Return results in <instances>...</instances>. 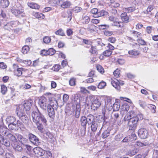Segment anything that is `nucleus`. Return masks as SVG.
Wrapping results in <instances>:
<instances>
[{"label": "nucleus", "instance_id": "nucleus-41", "mask_svg": "<svg viewBox=\"0 0 158 158\" xmlns=\"http://www.w3.org/2000/svg\"><path fill=\"white\" fill-rule=\"evenodd\" d=\"M106 82L103 81H101L98 84V88L100 89H103L106 85Z\"/></svg>", "mask_w": 158, "mask_h": 158}, {"label": "nucleus", "instance_id": "nucleus-27", "mask_svg": "<svg viewBox=\"0 0 158 158\" xmlns=\"http://www.w3.org/2000/svg\"><path fill=\"white\" fill-rule=\"evenodd\" d=\"M91 124H92V125H91V127L92 130L93 131H96L98 126L99 125L100 123L95 121L93 123H92Z\"/></svg>", "mask_w": 158, "mask_h": 158}, {"label": "nucleus", "instance_id": "nucleus-46", "mask_svg": "<svg viewBox=\"0 0 158 158\" xmlns=\"http://www.w3.org/2000/svg\"><path fill=\"white\" fill-rule=\"evenodd\" d=\"M1 92L3 94H5L7 92V88L4 85H1Z\"/></svg>", "mask_w": 158, "mask_h": 158}, {"label": "nucleus", "instance_id": "nucleus-30", "mask_svg": "<svg viewBox=\"0 0 158 158\" xmlns=\"http://www.w3.org/2000/svg\"><path fill=\"white\" fill-rule=\"evenodd\" d=\"M80 121L81 126L84 127H85L86 124L87 123L86 118L84 116H83L81 117Z\"/></svg>", "mask_w": 158, "mask_h": 158}, {"label": "nucleus", "instance_id": "nucleus-59", "mask_svg": "<svg viewBox=\"0 0 158 158\" xmlns=\"http://www.w3.org/2000/svg\"><path fill=\"white\" fill-rule=\"evenodd\" d=\"M152 26H148L146 28V32L148 34H150L152 33Z\"/></svg>", "mask_w": 158, "mask_h": 158}, {"label": "nucleus", "instance_id": "nucleus-12", "mask_svg": "<svg viewBox=\"0 0 158 158\" xmlns=\"http://www.w3.org/2000/svg\"><path fill=\"white\" fill-rule=\"evenodd\" d=\"M101 105V103L98 99H95L93 102L91 107L94 110H97Z\"/></svg>", "mask_w": 158, "mask_h": 158}, {"label": "nucleus", "instance_id": "nucleus-29", "mask_svg": "<svg viewBox=\"0 0 158 158\" xmlns=\"http://www.w3.org/2000/svg\"><path fill=\"white\" fill-rule=\"evenodd\" d=\"M16 120L15 117L11 116H8L6 118V121L9 124L14 123Z\"/></svg>", "mask_w": 158, "mask_h": 158}, {"label": "nucleus", "instance_id": "nucleus-7", "mask_svg": "<svg viewBox=\"0 0 158 158\" xmlns=\"http://www.w3.org/2000/svg\"><path fill=\"white\" fill-rule=\"evenodd\" d=\"M111 83L113 86L117 90H120V85H123L124 84L123 81L120 80L118 81L116 79L112 80Z\"/></svg>", "mask_w": 158, "mask_h": 158}, {"label": "nucleus", "instance_id": "nucleus-3", "mask_svg": "<svg viewBox=\"0 0 158 158\" xmlns=\"http://www.w3.org/2000/svg\"><path fill=\"white\" fill-rule=\"evenodd\" d=\"M143 118V115L141 114H137L135 117L131 119L129 121L127 125L129 130L133 131L135 130L136 128L138 122L139 120Z\"/></svg>", "mask_w": 158, "mask_h": 158}, {"label": "nucleus", "instance_id": "nucleus-26", "mask_svg": "<svg viewBox=\"0 0 158 158\" xmlns=\"http://www.w3.org/2000/svg\"><path fill=\"white\" fill-rule=\"evenodd\" d=\"M25 71V70L23 68H18L16 70H15V75L17 76H20L22 74V71Z\"/></svg>", "mask_w": 158, "mask_h": 158}, {"label": "nucleus", "instance_id": "nucleus-33", "mask_svg": "<svg viewBox=\"0 0 158 158\" xmlns=\"http://www.w3.org/2000/svg\"><path fill=\"white\" fill-rule=\"evenodd\" d=\"M32 15L35 17L37 18L44 19L45 17V16L43 14L36 12H33L32 13Z\"/></svg>", "mask_w": 158, "mask_h": 158}, {"label": "nucleus", "instance_id": "nucleus-14", "mask_svg": "<svg viewBox=\"0 0 158 158\" xmlns=\"http://www.w3.org/2000/svg\"><path fill=\"white\" fill-rule=\"evenodd\" d=\"M137 115L135 114L133 111H131L127 114L124 118V120L125 121H129L131 119L133 118L136 116Z\"/></svg>", "mask_w": 158, "mask_h": 158}, {"label": "nucleus", "instance_id": "nucleus-64", "mask_svg": "<svg viewBox=\"0 0 158 158\" xmlns=\"http://www.w3.org/2000/svg\"><path fill=\"white\" fill-rule=\"evenodd\" d=\"M138 43L141 45H146V42L144 40L142 39H139L138 40Z\"/></svg>", "mask_w": 158, "mask_h": 158}, {"label": "nucleus", "instance_id": "nucleus-49", "mask_svg": "<svg viewBox=\"0 0 158 158\" xmlns=\"http://www.w3.org/2000/svg\"><path fill=\"white\" fill-rule=\"evenodd\" d=\"M43 42L45 44H48L50 42L51 39L50 37L46 36L43 38Z\"/></svg>", "mask_w": 158, "mask_h": 158}, {"label": "nucleus", "instance_id": "nucleus-61", "mask_svg": "<svg viewBox=\"0 0 158 158\" xmlns=\"http://www.w3.org/2000/svg\"><path fill=\"white\" fill-rule=\"evenodd\" d=\"M73 10L75 12L78 13L82 10V8L80 7L76 6L73 8Z\"/></svg>", "mask_w": 158, "mask_h": 158}, {"label": "nucleus", "instance_id": "nucleus-5", "mask_svg": "<svg viewBox=\"0 0 158 158\" xmlns=\"http://www.w3.org/2000/svg\"><path fill=\"white\" fill-rule=\"evenodd\" d=\"M26 142H23L22 140H17V139H13L11 144L14 149L18 151H21L23 148L21 144H24Z\"/></svg>", "mask_w": 158, "mask_h": 158}, {"label": "nucleus", "instance_id": "nucleus-58", "mask_svg": "<svg viewBox=\"0 0 158 158\" xmlns=\"http://www.w3.org/2000/svg\"><path fill=\"white\" fill-rule=\"evenodd\" d=\"M80 91L81 93H89V91L85 87H80Z\"/></svg>", "mask_w": 158, "mask_h": 158}, {"label": "nucleus", "instance_id": "nucleus-42", "mask_svg": "<svg viewBox=\"0 0 158 158\" xmlns=\"http://www.w3.org/2000/svg\"><path fill=\"white\" fill-rule=\"evenodd\" d=\"M29 50V47L27 46H24L22 48V52L23 54H27Z\"/></svg>", "mask_w": 158, "mask_h": 158}, {"label": "nucleus", "instance_id": "nucleus-4", "mask_svg": "<svg viewBox=\"0 0 158 158\" xmlns=\"http://www.w3.org/2000/svg\"><path fill=\"white\" fill-rule=\"evenodd\" d=\"M0 135L4 136L2 138H4V137L10 138L14 137L15 138H22V136L19 134L17 133L15 134H13L7 132V128L6 127L3 126H0Z\"/></svg>", "mask_w": 158, "mask_h": 158}, {"label": "nucleus", "instance_id": "nucleus-18", "mask_svg": "<svg viewBox=\"0 0 158 158\" xmlns=\"http://www.w3.org/2000/svg\"><path fill=\"white\" fill-rule=\"evenodd\" d=\"M62 16L64 18H67L68 21H70L72 18V14L71 11L68 10L67 12H64L62 15Z\"/></svg>", "mask_w": 158, "mask_h": 158}, {"label": "nucleus", "instance_id": "nucleus-34", "mask_svg": "<svg viewBox=\"0 0 158 158\" xmlns=\"http://www.w3.org/2000/svg\"><path fill=\"white\" fill-rule=\"evenodd\" d=\"M129 54L131 55V56L132 57H135L139 55V52L135 50H132L128 52Z\"/></svg>", "mask_w": 158, "mask_h": 158}, {"label": "nucleus", "instance_id": "nucleus-44", "mask_svg": "<svg viewBox=\"0 0 158 158\" xmlns=\"http://www.w3.org/2000/svg\"><path fill=\"white\" fill-rule=\"evenodd\" d=\"M97 70L101 73H104V70L103 67L100 65L98 64L96 66Z\"/></svg>", "mask_w": 158, "mask_h": 158}, {"label": "nucleus", "instance_id": "nucleus-39", "mask_svg": "<svg viewBox=\"0 0 158 158\" xmlns=\"http://www.w3.org/2000/svg\"><path fill=\"white\" fill-rule=\"evenodd\" d=\"M50 3L52 6H55L60 3V1L59 0H51Z\"/></svg>", "mask_w": 158, "mask_h": 158}, {"label": "nucleus", "instance_id": "nucleus-37", "mask_svg": "<svg viewBox=\"0 0 158 158\" xmlns=\"http://www.w3.org/2000/svg\"><path fill=\"white\" fill-rule=\"evenodd\" d=\"M2 143L6 147H9L10 145V143L8 139H2Z\"/></svg>", "mask_w": 158, "mask_h": 158}, {"label": "nucleus", "instance_id": "nucleus-22", "mask_svg": "<svg viewBox=\"0 0 158 158\" xmlns=\"http://www.w3.org/2000/svg\"><path fill=\"white\" fill-rule=\"evenodd\" d=\"M61 6L63 8L69 7L71 5L70 2L68 1H60Z\"/></svg>", "mask_w": 158, "mask_h": 158}, {"label": "nucleus", "instance_id": "nucleus-20", "mask_svg": "<svg viewBox=\"0 0 158 158\" xmlns=\"http://www.w3.org/2000/svg\"><path fill=\"white\" fill-rule=\"evenodd\" d=\"M22 122L25 124L27 125L29 122V120L27 116L25 114H23L21 116H19Z\"/></svg>", "mask_w": 158, "mask_h": 158}, {"label": "nucleus", "instance_id": "nucleus-56", "mask_svg": "<svg viewBox=\"0 0 158 158\" xmlns=\"http://www.w3.org/2000/svg\"><path fill=\"white\" fill-rule=\"evenodd\" d=\"M110 6L112 7L117 8L119 6L120 4L117 2H114L111 3Z\"/></svg>", "mask_w": 158, "mask_h": 158}, {"label": "nucleus", "instance_id": "nucleus-23", "mask_svg": "<svg viewBox=\"0 0 158 158\" xmlns=\"http://www.w3.org/2000/svg\"><path fill=\"white\" fill-rule=\"evenodd\" d=\"M43 157L42 158H52V154L49 150H44Z\"/></svg>", "mask_w": 158, "mask_h": 158}, {"label": "nucleus", "instance_id": "nucleus-53", "mask_svg": "<svg viewBox=\"0 0 158 158\" xmlns=\"http://www.w3.org/2000/svg\"><path fill=\"white\" fill-rule=\"evenodd\" d=\"M47 52L48 55L52 56L55 53L56 51L53 48H51L48 50Z\"/></svg>", "mask_w": 158, "mask_h": 158}, {"label": "nucleus", "instance_id": "nucleus-52", "mask_svg": "<svg viewBox=\"0 0 158 158\" xmlns=\"http://www.w3.org/2000/svg\"><path fill=\"white\" fill-rule=\"evenodd\" d=\"M135 10L134 7H129L125 9V11L127 12L128 13H130L133 12Z\"/></svg>", "mask_w": 158, "mask_h": 158}, {"label": "nucleus", "instance_id": "nucleus-51", "mask_svg": "<svg viewBox=\"0 0 158 158\" xmlns=\"http://www.w3.org/2000/svg\"><path fill=\"white\" fill-rule=\"evenodd\" d=\"M90 21L89 17L87 16H84L83 18V23L85 24H87L89 23Z\"/></svg>", "mask_w": 158, "mask_h": 158}, {"label": "nucleus", "instance_id": "nucleus-24", "mask_svg": "<svg viewBox=\"0 0 158 158\" xmlns=\"http://www.w3.org/2000/svg\"><path fill=\"white\" fill-rule=\"evenodd\" d=\"M87 123L88 124H91L95 122L94 117L92 114L88 115L86 118Z\"/></svg>", "mask_w": 158, "mask_h": 158}, {"label": "nucleus", "instance_id": "nucleus-21", "mask_svg": "<svg viewBox=\"0 0 158 158\" xmlns=\"http://www.w3.org/2000/svg\"><path fill=\"white\" fill-rule=\"evenodd\" d=\"M10 2L8 0H0V6L3 8L7 7L9 5Z\"/></svg>", "mask_w": 158, "mask_h": 158}, {"label": "nucleus", "instance_id": "nucleus-62", "mask_svg": "<svg viewBox=\"0 0 158 158\" xmlns=\"http://www.w3.org/2000/svg\"><path fill=\"white\" fill-rule=\"evenodd\" d=\"M109 19L110 21L113 22V23L115 21L118 20V19L117 18L114 17L112 16H110L109 18Z\"/></svg>", "mask_w": 158, "mask_h": 158}, {"label": "nucleus", "instance_id": "nucleus-60", "mask_svg": "<svg viewBox=\"0 0 158 158\" xmlns=\"http://www.w3.org/2000/svg\"><path fill=\"white\" fill-rule=\"evenodd\" d=\"M109 135V133L107 131H104L102 135L103 138H106Z\"/></svg>", "mask_w": 158, "mask_h": 158}, {"label": "nucleus", "instance_id": "nucleus-10", "mask_svg": "<svg viewBox=\"0 0 158 158\" xmlns=\"http://www.w3.org/2000/svg\"><path fill=\"white\" fill-rule=\"evenodd\" d=\"M138 134L140 138H147L148 137V131L143 128L139 130Z\"/></svg>", "mask_w": 158, "mask_h": 158}, {"label": "nucleus", "instance_id": "nucleus-32", "mask_svg": "<svg viewBox=\"0 0 158 158\" xmlns=\"http://www.w3.org/2000/svg\"><path fill=\"white\" fill-rule=\"evenodd\" d=\"M8 128L10 130L16 131L18 130L17 126L16 124L13 123L9 124L8 125Z\"/></svg>", "mask_w": 158, "mask_h": 158}, {"label": "nucleus", "instance_id": "nucleus-35", "mask_svg": "<svg viewBox=\"0 0 158 158\" xmlns=\"http://www.w3.org/2000/svg\"><path fill=\"white\" fill-rule=\"evenodd\" d=\"M30 141L34 145L38 146L40 143L39 139H29Z\"/></svg>", "mask_w": 158, "mask_h": 158}, {"label": "nucleus", "instance_id": "nucleus-54", "mask_svg": "<svg viewBox=\"0 0 158 158\" xmlns=\"http://www.w3.org/2000/svg\"><path fill=\"white\" fill-rule=\"evenodd\" d=\"M120 70L118 69H117L114 71L113 74L116 77L118 78L119 77V75L120 74Z\"/></svg>", "mask_w": 158, "mask_h": 158}, {"label": "nucleus", "instance_id": "nucleus-31", "mask_svg": "<svg viewBox=\"0 0 158 158\" xmlns=\"http://www.w3.org/2000/svg\"><path fill=\"white\" fill-rule=\"evenodd\" d=\"M149 143L147 142L144 141L141 142L139 141H137L136 142V145L137 146L140 147H143L149 145Z\"/></svg>", "mask_w": 158, "mask_h": 158}, {"label": "nucleus", "instance_id": "nucleus-15", "mask_svg": "<svg viewBox=\"0 0 158 158\" xmlns=\"http://www.w3.org/2000/svg\"><path fill=\"white\" fill-rule=\"evenodd\" d=\"M33 151L35 155L37 156H42L44 154V150L40 147H37L34 148L33 149Z\"/></svg>", "mask_w": 158, "mask_h": 158}, {"label": "nucleus", "instance_id": "nucleus-57", "mask_svg": "<svg viewBox=\"0 0 158 158\" xmlns=\"http://www.w3.org/2000/svg\"><path fill=\"white\" fill-rule=\"evenodd\" d=\"M120 98L121 100L126 101L127 102L131 104L132 103V102L128 98L126 97H120Z\"/></svg>", "mask_w": 158, "mask_h": 158}, {"label": "nucleus", "instance_id": "nucleus-43", "mask_svg": "<svg viewBox=\"0 0 158 158\" xmlns=\"http://www.w3.org/2000/svg\"><path fill=\"white\" fill-rule=\"evenodd\" d=\"M55 34L57 35L64 36L65 35V33L61 29H59L57 31H56Z\"/></svg>", "mask_w": 158, "mask_h": 158}, {"label": "nucleus", "instance_id": "nucleus-38", "mask_svg": "<svg viewBox=\"0 0 158 158\" xmlns=\"http://www.w3.org/2000/svg\"><path fill=\"white\" fill-rule=\"evenodd\" d=\"M107 14V12L105 10H102L100 11H98L97 14L95 15L96 18L100 17L103 16Z\"/></svg>", "mask_w": 158, "mask_h": 158}, {"label": "nucleus", "instance_id": "nucleus-28", "mask_svg": "<svg viewBox=\"0 0 158 158\" xmlns=\"http://www.w3.org/2000/svg\"><path fill=\"white\" fill-rule=\"evenodd\" d=\"M18 22L17 21H12L5 25L4 26V28L5 29H6V26H11L12 27H15L18 25Z\"/></svg>", "mask_w": 158, "mask_h": 158}, {"label": "nucleus", "instance_id": "nucleus-2", "mask_svg": "<svg viewBox=\"0 0 158 158\" xmlns=\"http://www.w3.org/2000/svg\"><path fill=\"white\" fill-rule=\"evenodd\" d=\"M49 104L48 106V111L49 116L52 117L55 114V110L58 107V104L52 96L48 97Z\"/></svg>", "mask_w": 158, "mask_h": 158}, {"label": "nucleus", "instance_id": "nucleus-45", "mask_svg": "<svg viewBox=\"0 0 158 158\" xmlns=\"http://www.w3.org/2000/svg\"><path fill=\"white\" fill-rule=\"evenodd\" d=\"M121 24H123L122 22H119L118 21V20H117V21H115L113 23L112 25L121 27H123V26L121 25Z\"/></svg>", "mask_w": 158, "mask_h": 158}, {"label": "nucleus", "instance_id": "nucleus-8", "mask_svg": "<svg viewBox=\"0 0 158 158\" xmlns=\"http://www.w3.org/2000/svg\"><path fill=\"white\" fill-rule=\"evenodd\" d=\"M12 13L16 16L18 17H23L25 16V14L24 13V10L23 9L19 10L17 9L12 8L11 9Z\"/></svg>", "mask_w": 158, "mask_h": 158}, {"label": "nucleus", "instance_id": "nucleus-19", "mask_svg": "<svg viewBox=\"0 0 158 158\" xmlns=\"http://www.w3.org/2000/svg\"><path fill=\"white\" fill-rule=\"evenodd\" d=\"M122 20L124 23H127L129 21V17L127 15L126 13L124 12L122 13L120 15Z\"/></svg>", "mask_w": 158, "mask_h": 158}, {"label": "nucleus", "instance_id": "nucleus-11", "mask_svg": "<svg viewBox=\"0 0 158 158\" xmlns=\"http://www.w3.org/2000/svg\"><path fill=\"white\" fill-rule=\"evenodd\" d=\"M32 103V100L29 99L25 101L23 104L22 105L23 106V108L26 111H29L30 110Z\"/></svg>", "mask_w": 158, "mask_h": 158}, {"label": "nucleus", "instance_id": "nucleus-1", "mask_svg": "<svg viewBox=\"0 0 158 158\" xmlns=\"http://www.w3.org/2000/svg\"><path fill=\"white\" fill-rule=\"evenodd\" d=\"M32 120L37 126L38 129L41 131L43 129L42 124H46L47 120L44 116L37 110L31 114Z\"/></svg>", "mask_w": 158, "mask_h": 158}, {"label": "nucleus", "instance_id": "nucleus-47", "mask_svg": "<svg viewBox=\"0 0 158 158\" xmlns=\"http://www.w3.org/2000/svg\"><path fill=\"white\" fill-rule=\"evenodd\" d=\"M139 151V149L137 148H135L129 152V153L131 155H134L136 154Z\"/></svg>", "mask_w": 158, "mask_h": 158}, {"label": "nucleus", "instance_id": "nucleus-6", "mask_svg": "<svg viewBox=\"0 0 158 158\" xmlns=\"http://www.w3.org/2000/svg\"><path fill=\"white\" fill-rule=\"evenodd\" d=\"M47 99L44 97H40L39 102V104L41 108L46 110L48 105Z\"/></svg>", "mask_w": 158, "mask_h": 158}, {"label": "nucleus", "instance_id": "nucleus-40", "mask_svg": "<svg viewBox=\"0 0 158 158\" xmlns=\"http://www.w3.org/2000/svg\"><path fill=\"white\" fill-rule=\"evenodd\" d=\"M120 104L118 102H116L114 103L113 105V109L114 111L118 110L120 108Z\"/></svg>", "mask_w": 158, "mask_h": 158}, {"label": "nucleus", "instance_id": "nucleus-25", "mask_svg": "<svg viewBox=\"0 0 158 158\" xmlns=\"http://www.w3.org/2000/svg\"><path fill=\"white\" fill-rule=\"evenodd\" d=\"M27 5L30 8L35 9H38L40 7V6L37 4L33 2H28Z\"/></svg>", "mask_w": 158, "mask_h": 158}, {"label": "nucleus", "instance_id": "nucleus-48", "mask_svg": "<svg viewBox=\"0 0 158 158\" xmlns=\"http://www.w3.org/2000/svg\"><path fill=\"white\" fill-rule=\"evenodd\" d=\"M98 10L96 8H94L90 10V13L93 15V16L95 18H96L95 15L97 14Z\"/></svg>", "mask_w": 158, "mask_h": 158}, {"label": "nucleus", "instance_id": "nucleus-55", "mask_svg": "<svg viewBox=\"0 0 158 158\" xmlns=\"http://www.w3.org/2000/svg\"><path fill=\"white\" fill-rule=\"evenodd\" d=\"M60 68V66L59 64H56L52 68V69L54 71H58Z\"/></svg>", "mask_w": 158, "mask_h": 158}, {"label": "nucleus", "instance_id": "nucleus-16", "mask_svg": "<svg viewBox=\"0 0 158 158\" xmlns=\"http://www.w3.org/2000/svg\"><path fill=\"white\" fill-rule=\"evenodd\" d=\"M129 108V106L127 104H124L121 107L120 113L123 115L126 114Z\"/></svg>", "mask_w": 158, "mask_h": 158}, {"label": "nucleus", "instance_id": "nucleus-13", "mask_svg": "<svg viewBox=\"0 0 158 158\" xmlns=\"http://www.w3.org/2000/svg\"><path fill=\"white\" fill-rule=\"evenodd\" d=\"M107 99L106 103V107L107 109L109 110L110 111L113 109V106L114 104L112 103V100L111 98L109 97H106Z\"/></svg>", "mask_w": 158, "mask_h": 158}, {"label": "nucleus", "instance_id": "nucleus-9", "mask_svg": "<svg viewBox=\"0 0 158 158\" xmlns=\"http://www.w3.org/2000/svg\"><path fill=\"white\" fill-rule=\"evenodd\" d=\"M107 47L108 49L104 52L103 54L105 56L109 57L112 54V51L114 49V47L110 43H108Z\"/></svg>", "mask_w": 158, "mask_h": 158}, {"label": "nucleus", "instance_id": "nucleus-36", "mask_svg": "<svg viewBox=\"0 0 158 158\" xmlns=\"http://www.w3.org/2000/svg\"><path fill=\"white\" fill-rule=\"evenodd\" d=\"M74 102H76L74 103V104L76 105V110L80 111V105L79 104L80 100L78 98L76 99L74 98Z\"/></svg>", "mask_w": 158, "mask_h": 158}, {"label": "nucleus", "instance_id": "nucleus-17", "mask_svg": "<svg viewBox=\"0 0 158 158\" xmlns=\"http://www.w3.org/2000/svg\"><path fill=\"white\" fill-rule=\"evenodd\" d=\"M24 109L22 105H19L17 107L16 113L18 116H21V115L25 114Z\"/></svg>", "mask_w": 158, "mask_h": 158}, {"label": "nucleus", "instance_id": "nucleus-63", "mask_svg": "<svg viewBox=\"0 0 158 158\" xmlns=\"http://www.w3.org/2000/svg\"><path fill=\"white\" fill-rule=\"evenodd\" d=\"M69 84L71 86H74L75 85V79L74 78L71 79L69 81Z\"/></svg>", "mask_w": 158, "mask_h": 158}, {"label": "nucleus", "instance_id": "nucleus-50", "mask_svg": "<svg viewBox=\"0 0 158 158\" xmlns=\"http://www.w3.org/2000/svg\"><path fill=\"white\" fill-rule=\"evenodd\" d=\"M16 125L17 126L18 129L19 127L21 129V128H24V125L21 121L19 120L17 121Z\"/></svg>", "mask_w": 158, "mask_h": 158}]
</instances>
